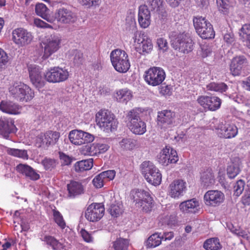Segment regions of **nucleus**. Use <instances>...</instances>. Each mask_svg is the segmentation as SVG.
Here are the masks:
<instances>
[{"mask_svg":"<svg viewBox=\"0 0 250 250\" xmlns=\"http://www.w3.org/2000/svg\"><path fill=\"white\" fill-rule=\"evenodd\" d=\"M9 95L20 102H27L34 97V91L27 84L21 82H15L8 87Z\"/></svg>","mask_w":250,"mask_h":250,"instance_id":"1","label":"nucleus"},{"mask_svg":"<svg viewBox=\"0 0 250 250\" xmlns=\"http://www.w3.org/2000/svg\"><path fill=\"white\" fill-rule=\"evenodd\" d=\"M216 2L220 11L223 14L227 12L229 4L227 0H216Z\"/></svg>","mask_w":250,"mask_h":250,"instance_id":"55","label":"nucleus"},{"mask_svg":"<svg viewBox=\"0 0 250 250\" xmlns=\"http://www.w3.org/2000/svg\"><path fill=\"white\" fill-rule=\"evenodd\" d=\"M55 19L61 23L69 24L76 21L77 16L71 10L68 8H61L57 11L55 14Z\"/></svg>","mask_w":250,"mask_h":250,"instance_id":"23","label":"nucleus"},{"mask_svg":"<svg viewBox=\"0 0 250 250\" xmlns=\"http://www.w3.org/2000/svg\"><path fill=\"white\" fill-rule=\"evenodd\" d=\"M194 26L198 34L204 39L214 37L215 32L212 25L203 17L194 18L193 20Z\"/></svg>","mask_w":250,"mask_h":250,"instance_id":"9","label":"nucleus"},{"mask_svg":"<svg viewBox=\"0 0 250 250\" xmlns=\"http://www.w3.org/2000/svg\"><path fill=\"white\" fill-rule=\"evenodd\" d=\"M247 64V61L243 56L234 57L230 65V69L233 75L237 76L240 74L241 71Z\"/></svg>","mask_w":250,"mask_h":250,"instance_id":"27","label":"nucleus"},{"mask_svg":"<svg viewBox=\"0 0 250 250\" xmlns=\"http://www.w3.org/2000/svg\"><path fill=\"white\" fill-rule=\"evenodd\" d=\"M187 190V184L183 180H175L168 187L169 196L174 199H178L183 196Z\"/></svg>","mask_w":250,"mask_h":250,"instance_id":"21","label":"nucleus"},{"mask_svg":"<svg viewBox=\"0 0 250 250\" xmlns=\"http://www.w3.org/2000/svg\"><path fill=\"white\" fill-rule=\"evenodd\" d=\"M206 89L207 90L223 93L228 90V86L224 83H211L206 85Z\"/></svg>","mask_w":250,"mask_h":250,"instance_id":"41","label":"nucleus"},{"mask_svg":"<svg viewBox=\"0 0 250 250\" xmlns=\"http://www.w3.org/2000/svg\"><path fill=\"white\" fill-rule=\"evenodd\" d=\"M41 239L51 247L53 250H62L65 247L63 243L59 242L52 236L44 235L41 238Z\"/></svg>","mask_w":250,"mask_h":250,"instance_id":"32","label":"nucleus"},{"mask_svg":"<svg viewBox=\"0 0 250 250\" xmlns=\"http://www.w3.org/2000/svg\"><path fill=\"white\" fill-rule=\"evenodd\" d=\"M67 188L68 196L70 198H74L84 193V187L79 182L71 181L67 184Z\"/></svg>","mask_w":250,"mask_h":250,"instance_id":"28","label":"nucleus"},{"mask_svg":"<svg viewBox=\"0 0 250 250\" xmlns=\"http://www.w3.org/2000/svg\"><path fill=\"white\" fill-rule=\"evenodd\" d=\"M110 214L117 217L122 212V205L120 204H112L109 208Z\"/></svg>","mask_w":250,"mask_h":250,"instance_id":"52","label":"nucleus"},{"mask_svg":"<svg viewBox=\"0 0 250 250\" xmlns=\"http://www.w3.org/2000/svg\"><path fill=\"white\" fill-rule=\"evenodd\" d=\"M82 130H71L68 135L69 140L70 142L75 145L80 146L83 145Z\"/></svg>","mask_w":250,"mask_h":250,"instance_id":"38","label":"nucleus"},{"mask_svg":"<svg viewBox=\"0 0 250 250\" xmlns=\"http://www.w3.org/2000/svg\"><path fill=\"white\" fill-rule=\"evenodd\" d=\"M227 175L230 179L235 178L240 172V168L236 163H232L230 164L227 169Z\"/></svg>","mask_w":250,"mask_h":250,"instance_id":"44","label":"nucleus"},{"mask_svg":"<svg viewBox=\"0 0 250 250\" xmlns=\"http://www.w3.org/2000/svg\"><path fill=\"white\" fill-rule=\"evenodd\" d=\"M53 216L55 222L61 229H63L66 224L61 213L58 210H54Z\"/></svg>","mask_w":250,"mask_h":250,"instance_id":"49","label":"nucleus"},{"mask_svg":"<svg viewBox=\"0 0 250 250\" xmlns=\"http://www.w3.org/2000/svg\"><path fill=\"white\" fill-rule=\"evenodd\" d=\"M163 240L161 233L156 232L151 235L145 242V246L147 249L154 248L159 246Z\"/></svg>","mask_w":250,"mask_h":250,"instance_id":"34","label":"nucleus"},{"mask_svg":"<svg viewBox=\"0 0 250 250\" xmlns=\"http://www.w3.org/2000/svg\"><path fill=\"white\" fill-rule=\"evenodd\" d=\"M79 2L87 8H95L100 5L101 0H79Z\"/></svg>","mask_w":250,"mask_h":250,"instance_id":"51","label":"nucleus"},{"mask_svg":"<svg viewBox=\"0 0 250 250\" xmlns=\"http://www.w3.org/2000/svg\"><path fill=\"white\" fill-rule=\"evenodd\" d=\"M169 38L171 45L175 49L184 53H188L192 50V41L187 34L173 31L170 33Z\"/></svg>","mask_w":250,"mask_h":250,"instance_id":"4","label":"nucleus"},{"mask_svg":"<svg viewBox=\"0 0 250 250\" xmlns=\"http://www.w3.org/2000/svg\"><path fill=\"white\" fill-rule=\"evenodd\" d=\"M62 38L58 34H51L45 37L42 42L43 54L42 58L46 59L56 52L61 46Z\"/></svg>","mask_w":250,"mask_h":250,"instance_id":"8","label":"nucleus"},{"mask_svg":"<svg viewBox=\"0 0 250 250\" xmlns=\"http://www.w3.org/2000/svg\"><path fill=\"white\" fill-rule=\"evenodd\" d=\"M224 40L228 45H232L235 42L234 35L232 33H227L224 36Z\"/></svg>","mask_w":250,"mask_h":250,"instance_id":"64","label":"nucleus"},{"mask_svg":"<svg viewBox=\"0 0 250 250\" xmlns=\"http://www.w3.org/2000/svg\"><path fill=\"white\" fill-rule=\"evenodd\" d=\"M96 144L98 154L104 153L109 148L107 140H104L103 142L96 143Z\"/></svg>","mask_w":250,"mask_h":250,"instance_id":"53","label":"nucleus"},{"mask_svg":"<svg viewBox=\"0 0 250 250\" xmlns=\"http://www.w3.org/2000/svg\"><path fill=\"white\" fill-rule=\"evenodd\" d=\"M224 194L218 190H208L204 195L205 204L209 207L219 206L224 202Z\"/></svg>","mask_w":250,"mask_h":250,"instance_id":"17","label":"nucleus"},{"mask_svg":"<svg viewBox=\"0 0 250 250\" xmlns=\"http://www.w3.org/2000/svg\"><path fill=\"white\" fill-rule=\"evenodd\" d=\"M49 11L46 6L42 3H39L36 5L35 12L36 14L48 22L52 23L55 21V18L49 15Z\"/></svg>","mask_w":250,"mask_h":250,"instance_id":"30","label":"nucleus"},{"mask_svg":"<svg viewBox=\"0 0 250 250\" xmlns=\"http://www.w3.org/2000/svg\"><path fill=\"white\" fill-rule=\"evenodd\" d=\"M104 207L101 203H92L88 206L85 212L86 219L92 222L99 221L104 216Z\"/></svg>","mask_w":250,"mask_h":250,"instance_id":"15","label":"nucleus"},{"mask_svg":"<svg viewBox=\"0 0 250 250\" xmlns=\"http://www.w3.org/2000/svg\"><path fill=\"white\" fill-rule=\"evenodd\" d=\"M101 174L106 182L112 180L114 178L116 175V171L114 170H108L101 172Z\"/></svg>","mask_w":250,"mask_h":250,"instance_id":"56","label":"nucleus"},{"mask_svg":"<svg viewBox=\"0 0 250 250\" xmlns=\"http://www.w3.org/2000/svg\"><path fill=\"white\" fill-rule=\"evenodd\" d=\"M34 24L38 27L45 28H52V26L45 22L40 19H35L34 21Z\"/></svg>","mask_w":250,"mask_h":250,"instance_id":"62","label":"nucleus"},{"mask_svg":"<svg viewBox=\"0 0 250 250\" xmlns=\"http://www.w3.org/2000/svg\"><path fill=\"white\" fill-rule=\"evenodd\" d=\"M130 198L133 200L136 205L147 211L151 208L153 199L149 192L142 189H132L130 193Z\"/></svg>","mask_w":250,"mask_h":250,"instance_id":"7","label":"nucleus"},{"mask_svg":"<svg viewBox=\"0 0 250 250\" xmlns=\"http://www.w3.org/2000/svg\"><path fill=\"white\" fill-rule=\"evenodd\" d=\"M46 141L45 133H41L36 137L35 141L36 146L38 147L46 148L49 146L48 143H47Z\"/></svg>","mask_w":250,"mask_h":250,"instance_id":"47","label":"nucleus"},{"mask_svg":"<svg viewBox=\"0 0 250 250\" xmlns=\"http://www.w3.org/2000/svg\"><path fill=\"white\" fill-rule=\"evenodd\" d=\"M245 183L242 180H239L235 184L233 187L234 195L236 196H240L244 189Z\"/></svg>","mask_w":250,"mask_h":250,"instance_id":"48","label":"nucleus"},{"mask_svg":"<svg viewBox=\"0 0 250 250\" xmlns=\"http://www.w3.org/2000/svg\"><path fill=\"white\" fill-rule=\"evenodd\" d=\"M96 122L99 128L106 133L116 130L118 125L115 116L107 110H100L96 113Z\"/></svg>","mask_w":250,"mask_h":250,"instance_id":"2","label":"nucleus"},{"mask_svg":"<svg viewBox=\"0 0 250 250\" xmlns=\"http://www.w3.org/2000/svg\"><path fill=\"white\" fill-rule=\"evenodd\" d=\"M83 144L90 143L94 141L95 137L93 135L83 131H82Z\"/></svg>","mask_w":250,"mask_h":250,"instance_id":"58","label":"nucleus"},{"mask_svg":"<svg viewBox=\"0 0 250 250\" xmlns=\"http://www.w3.org/2000/svg\"><path fill=\"white\" fill-rule=\"evenodd\" d=\"M22 109L21 105L12 101L2 100L0 102V110L9 115H19L21 113Z\"/></svg>","mask_w":250,"mask_h":250,"instance_id":"24","label":"nucleus"},{"mask_svg":"<svg viewBox=\"0 0 250 250\" xmlns=\"http://www.w3.org/2000/svg\"><path fill=\"white\" fill-rule=\"evenodd\" d=\"M197 101L204 108L213 111L218 109L221 104V100L215 96H201Z\"/></svg>","mask_w":250,"mask_h":250,"instance_id":"18","label":"nucleus"},{"mask_svg":"<svg viewBox=\"0 0 250 250\" xmlns=\"http://www.w3.org/2000/svg\"><path fill=\"white\" fill-rule=\"evenodd\" d=\"M45 135L49 146L56 144L60 137V133L57 131H48L45 132Z\"/></svg>","mask_w":250,"mask_h":250,"instance_id":"43","label":"nucleus"},{"mask_svg":"<svg viewBox=\"0 0 250 250\" xmlns=\"http://www.w3.org/2000/svg\"><path fill=\"white\" fill-rule=\"evenodd\" d=\"M201 55L203 58H206L212 52L211 46L208 45H203L201 46Z\"/></svg>","mask_w":250,"mask_h":250,"instance_id":"60","label":"nucleus"},{"mask_svg":"<svg viewBox=\"0 0 250 250\" xmlns=\"http://www.w3.org/2000/svg\"><path fill=\"white\" fill-rule=\"evenodd\" d=\"M219 137L225 139H231L235 137L238 134V128L233 124H219L215 128Z\"/></svg>","mask_w":250,"mask_h":250,"instance_id":"20","label":"nucleus"},{"mask_svg":"<svg viewBox=\"0 0 250 250\" xmlns=\"http://www.w3.org/2000/svg\"><path fill=\"white\" fill-rule=\"evenodd\" d=\"M239 34L240 40L250 48V24L243 25L239 30Z\"/></svg>","mask_w":250,"mask_h":250,"instance_id":"37","label":"nucleus"},{"mask_svg":"<svg viewBox=\"0 0 250 250\" xmlns=\"http://www.w3.org/2000/svg\"><path fill=\"white\" fill-rule=\"evenodd\" d=\"M105 182V179L101 173L95 176L92 180L93 184L96 188H101Z\"/></svg>","mask_w":250,"mask_h":250,"instance_id":"54","label":"nucleus"},{"mask_svg":"<svg viewBox=\"0 0 250 250\" xmlns=\"http://www.w3.org/2000/svg\"><path fill=\"white\" fill-rule=\"evenodd\" d=\"M138 21L140 26L142 28H146L151 23V14L147 6L141 5L139 8Z\"/></svg>","mask_w":250,"mask_h":250,"instance_id":"25","label":"nucleus"},{"mask_svg":"<svg viewBox=\"0 0 250 250\" xmlns=\"http://www.w3.org/2000/svg\"><path fill=\"white\" fill-rule=\"evenodd\" d=\"M80 234L83 240L87 243H92L93 241V238L91 234L84 229H82Z\"/></svg>","mask_w":250,"mask_h":250,"instance_id":"59","label":"nucleus"},{"mask_svg":"<svg viewBox=\"0 0 250 250\" xmlns=\"http://www.w3.org/2000/svg\"><path fill=\"white\" fill-rule=\"evenodd\" d=\"M81 153L84 155L95 156L98 155L96 143L88 144L81 148Z\"/></svg>","mask_w":250,"mask_h":250,"instance_id":"40","label":"nucleus"},{"mask_svg":"<svg viewBox=\"0 0 250 250\" xmlns=\"http://www.w3.org/2000/svg\"><path fill=\"white\" fill-rule=\"evenodd\" d=\"M8 62V57L6 52L0 48V67L5 65Z\"/></svg>","mask_w":250,"mask_h":250,"instance_id":"61","label":"nucleus"},{"mask_svg":"<svg viewBox=\"0 0 250 250\" xmlns=\"http://www.w3.org/2000/svg\"><path fill=\"white\" fill-rule=\"evenodd\" d=\"M12 35L13 42L19 47H24L29 44L34 38L32 32L22 27L14 29Z\"/></svg>","mask_w":250,"mask_h":250,"instance_id":"12","label":"nucleus"},{"mask_svg":"<svg viewBox=\"0 0 250 250\" xmlns=\"http://www.w3.org/2000/svg\"><path fill=\"white\" fill-rule=\"evenodd\" d=\"M111 62L115 69L120 73H125L130 64L127 53L124 50L115 49L110 55Z\"/></svg>","mask_w":250,"mask_h":250,"instance_id":"5","label":"nucleus"},{"mask_svg":"<svg viewBox=\"0 0 250 250\" xmlns=\"http://www.w3.org/2000/svg\"><path fill=\"white\" fill-rule=\"evenodd\" d=\"M150 5L153 10H158L162 6V0H148Z\"/></svg>","mask_w":250,"mask_h":250,"instance_id":"63","label":"nucleus"},{"mask_svg":"<svg viewBox=\"0 0 250 250\" xmlns=\"http://www.w3.org/2000/svg\"><path fill=\"white\" fill-rule=\"evenodd\" d=\"M129 242L127 239L119 238L113 244L115 250H128Z\"/></svg>","mask_w":250,"mask_h":250,"instance_id":"46","label":"nucleus"},{"mask_svg":"<svg viewBox=\"0 0 250 250\" xmlns=\"http://www.w3.org/2000/svg\"><path fill=\"white\" fill-rule=\"evenodd\" d=\"M28 70L32 83L38 88L43 87L45 82L42 77L41 68L36 65L31 64L28 66Z\"/></svg>","mask_w":250,"mask_h":250,"instance_id":"19","label":"nucleus"},{"mask_svg":"<svg viewBox=\"0 0 250 250\" xmlns=\"http://www.w3.org/2000/svg\"><path fill=\"white\" fill-rule=\"evenodd\" d=\"M204 248L206 250H219L222 246L217 238H212L207 240L204 243Z\"/></svg>","mask_w":250,"mask_h":250,"instance_id":"39","label":"nucleus"},{"mask_svg":"<svg viewBox=\"0 0 250 250\" xmlns=\"http://www.w3.org/2000/svg\"><path fill=\"white\" fill-rule=\"evenodd\" d=\"M136 50L140 53L149 54L153 50L152 40L144 32L140 33L136 39L133 40Z\"/></svg>","mask_w":250,"mask_h":250,"instance_id":"14","label":"nucleus"},{"mask_svg":"<svg viewBox=\"0 0 250 250\" xmlns=\"http://www.w3.org/2000/svg\"><path fill=\"white\" fill-rule=\"evenodd\" d=\"M93 166V159H88L77 162L74 166V169L77 172L90 170Z\"/></svg>","mask_w":250,"mask_h":250,"instance_id":"35","label":"nucleus"},{"mask_svg":"<svg viewBox=\"0 0 250 250\" xmlns=\"http://www.w3.org/2000/svg\"><path fill=\"white\" fill-rule=\"evenodd\" d=\"M141 112V108H134L128 112L125 117V123L129 129L137 135H143L146 131V124L140 117Z\"/></svg>","mask_w":250,"mask_h":250,"instance_id":"3","label":"nucleus"},{"mask_svg":"<svg viewBox=\"0 0 250 250\" xmlns=\"http://www.w3.org/2000/svg\"><path fill=\"white\" fill-rule=\"evenodd\" d=\"M166 78L165 71L160 67H153L145 72L144 79L146 83L153 86L161 84Z\"/></svg>","mask_w":250,"mask_h":250,"instance_id":"11","label":"nucleus"},{"mask_svg":"<svg viewBox=\"0 0 250 250\" xmlns=\"http://www.w3.org/2000/svg\"><path fill=\"white\" fill-rule=\"evenodd\" d=\"M17 129L14 125V121L10 118H0V134L7 137L11 133H15Z\"/></svg>","mask_w":250,"mask_h":250,"instance_id":"26","label":"nucleus"},{"mask_svg":"<svg viewBox=\"0 0 250 250\" xmlns=\"http://www.w3.org/2000/svg\"><path fill=\"white\" fill-rule=\"evenodd\" d=\"M42 164L46 170H51L56 166V162L54 159L45 158L42 161Z\"/></svg>","mask_w":250,"mask_h":250,"instance_id":"50","label":"nucleus"},{"mask_svg":"<svg viewBox=\"0 0 250 250\" xmlns=\"http://www.w3.org/2000/svg\"><path fill=\"white\" fill-rule=\"evenodd\" d=\"M141 170L145 179L149 184L155 186L161 184L162 174L152 162H144L141 164Z\"/></svg>","mask_w":250,"mask_h":250,"instance_id":"6","label":"nucleus"},{"mask_svg":"<svg viewBox=\"0 0 250 250\" xmlns=\"http://www.w3.org/2000/svg\"><path fill=\"white\" fill-rule=\"evenodd\" d=\"M17 170L31 180H37L40 178V175L33 168L27 165L19 164L17 167Z\"/></svg>","mask_w":250,"mask_h":250,"instance_id":"29","label":"nucleus"},{"mask_svg":"<svg viewBox=\"0 0 250 250\" xmlns=\"http://www.w3.org/2000/svg\"><path fill=\"white\" fill-rule=\"evenodd\" d=\"M179 208L184 214H195L200 210V203L198 199L194 198L182 202Z\"/></svg>","mask_w":250,"mask_h":250,"instance_id":"22","label":"nucleus"},{"mask_svg":"<svg viewBox=\"0 0 250 250\" xmlns=\"http://www.w3.org/2000/svg\"><path fill=\"white\" fill-rule=\"evenodd\" d=\"M126 23L125 24L126 33L128 35H132V39L133 41L136 39L138 36H139L140 33L137 29L135 20L133 18L126 19Z\"/></svg>","mask_w":250,"mask_h":250,"instance_id":"31","label":"nucleus"},{"mask_svg":"<svg viewBox=\"0 0 250 250\" xmlns=\"http://www.w3.org/2000/svg\"><path fill=\"white\" fill-rule=\"evenodd\" d=\"M157 44L160 50L166 51L168 49V44L167 40L164 38H159L157 40Z\"/></svg>","mask_w":250,"mask_h":250,"instance_id":"57","label":"nucleus"},{"mask_svg":"<svg viewBox=\"0 0 250 250\" xmlns=\"http://www.w3.org/2000/svg\"><path fill=\"white\" fill-rule=\"evenodd\" d=\"M159 163L163 166H167L169 164H174L178 160L176 150L170 146H166L157 156Z\"/></svg>","mask_w":250,"mask_h":250,"instance_id":"16","label":"nucleus"},{"mask_svg":"<svg viewBox=\"0 0 250 250\" xmlns=\"http://www.w3.org/2000/svg\"><path fill=\"white\" fill-rule=\"evenodd\" d=\"M69 72L65 67L59 66L50 67L44 73V79L50 83H60L66 81Z\"/></svg>","mask_w":250,"mask_h":250,"instance_id":"10","label":"nucleus"},{"mask_svg":"<svg viewBox=\"0 0 250 250\" xmlns=\"http://www.w3.org/2000/svg\"><path fill=\"white\" fill-rule=\"evenodd\" d=\"M156 121L158 126L161 129L172 127L176 125L175 113L170 110L159 111Z\"/></svg>","mask_w":250,"mask_h":250,"instance_id":"13","label":"nucleus"},{"mask_svg":"<svg viewBox=\"0 0 250 250\" xmlns=\"http://www.w3.org/2000/svg\"><path fill=\"white\" fill-rule=\"evenodd\" d=\"M121 148L123 150H130L133 149L137 145V141L130 138H123L120 142Z\"/></svg>","mask_w":250,"mask_h":250,"instance_id":"42","label":"nucleus"},{"mask_svg":"<svg viewBox=\"0 0 250 250\" xmlns=\"http://www.w3.org/2000/svg\"><path fill=\"white\" fill-rule=\"evenodd\" d=\"M201 174V180L204 186L208 187L214 184V176L211 169L208 168Z\"/></svg>","mask_w":250,"mask_h":250,"instance_id":"36","label":"nucleus"},{"mask_svg":"<svg viewBox=\"0 0 250 250\" xmlns=\"http://www.w3.org/2000/svg\"><path fill=\"white\" fill-rule=\"evenodd\" d=\"M7 152L9 155L23 159H27L28 157L27 151L25 150L9 148L7 149Z\"/></svg>","mask_w":250,"mask_h":250,"instance_id":"45","label":"nucleus"},{"mask_svg":"<svg viewBox=\"0 0 250 250\" xmlns=\"http://www.w3.org/2000/svg\"><path fill=\"white\" fill-rule=\"evenodd\" d=\"M132 97V92L127 88L117 90L115 94V98L118 102L125 104L129 101Z\"/></svg>","mask_w":250,"mask_h":250,"instance_id":"33","label":"nucleus"}]
</instances>
